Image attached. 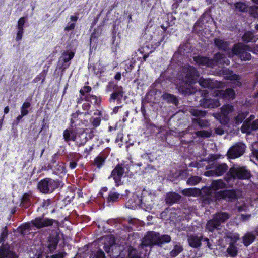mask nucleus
Segmentation results:
<instances>
[{
  "label": "nucleus",
  "mask_w": 258,
  "mask_h": 258,
  "mask_svg": "<svg viewBox=\"0 0 258 258\" xmlns=\"http://www.w3.org/2000/svg\"><path fill=\"white\" fill-rule=\"evenodd\" d=\"M214 43L219 49L226 51L228 57H232L234 55H238L242 61L249 60L251 59V54L247 51L255 52L248 45H244L242 43L235 44L232 49H228V43L223 40L215 39Z\"/></svg>",
  "instance_id": "f257e3e1"
},
{
  "label": "nucleus",
  "mask_w": 258,
  "mask_h": 258,
  "mask_svg": "<svg viewBox=\"0 0 258 258\" xmlns=\"http://www.w3.org/2000/svg\"><path fill=\"white\" fill-rule=\"evenodd\" d=\"M228 173L233 179H247L250 177V172L244 167L233 166Z\"/></svg>",
  "instance_id": "f03ea898"
},
{
  "label": "nucleus",
  "mask_w": 258,
  "mask_h": 258,
  "mask_svg": "<svg viewBox=\"0 0 258 258\" xmlns=\"http://www.w3.org/2000/svg\"><path fill=\"white\" fill-rule=\"evenodd\" d=\"M57 186L54 180L46 178L40 181L38 184V187L41 192L47 194L51 192Z\"/></svg>",
  "instance_id": "7ed1b4c3"
},
{
  "label": "nucleus",
  "mask_w": 258,
  "mask_h": 258,
  "mask_svg": "<svg viewBox=\"0 0 258 258\" xmlns=\"http://www.w3.org/2000/svg\"><path fill=\"white\" fill-rule=\"evenodd\" d=\"M234 110V107L232 105H224L221 108V114H213L214 117L218 119L221 124H226L229 121V118L228 115L233 112Z\"/></svg>",
  "instance_id": "20e7f679"
},
{
  "label": "nucleus",
  "mask_w": 258,
  "mask_h": 258,
  "mask_svg": "<svg viewBox=\"0 0 258 258\" xmlns=\"http://www.w3.org/2000/svg\"><path fill=\"white\" fill-rule=\"evenodd\" d=\"M245 146L244 144L239 143L231 147L227 152L228 158L235 159L241 156L244 153Z\"/></svg>",
  "instance_id": "39448f33"
},
{
  "label": "nucleus",
  "mask_w": 258,
  "mask_h": 258,
  "mask_svg": "<svg viewBox=\"0 0 258 258\" xmlns=\"http://www.w3.org/2000/svg\"><path fill=\"white\" fill-rule=\"evenodd\" d=\"M214 197L216 200L224 199L227 201H232L237 198L236 191L235 190H226L214 194Z\"/></svg>",
  "instance_id": "423d86ee"
},
{
  "label": "nucleus",
  "mask_w": 258,
  "mask_h": 258,
  "mask_svg": "<svg viewBox=\"0 0 258 258\" xmlns=\"http://www.w3.org/2000/svg\"><path fill=\"white\" fill-rule=\"evenodd\" d=\"M227 239L230 240V246L227 251L231 256H235L237 254V248L234 245L239 239V235L237 233H230L226 237Z\"/></svg>",
  "instance_id": "0eeeda50"
},
{
  "label": "nucleus",
  "mask_w": 258,
  "mask_h": 258,
  "mask_svg": "<svg viewBox=\"0 0 258 258\" xmlns=\"http://www.w3.org/2000/svg\"><path fill=\"white\" fill-rule=\"evenodd\" d=\"M158 234L154 232H149L145 236L142 242L141 246L158 245Z\"/></svg>",
  "instance_id": "6e6552de"
},
{
  "label": "nucleus",
  "mask_w": 258,
  "mask_h": 258,
  "mask_svg": "<svg viewBox=\"0 0 258 258\" xmlns=\"http://www.w3.org/2000/svg\"><path fill=\"white\" fill-rule=\"evenodd\" d=\"M254 118V116L251 115L250 119L248 118L244 122L241 128L242 133L250 134L252 131L258 130V120L253 121L252 123L250 122V120Z\"/></svg>",
  "instance_id": "1a4fd4ad"
},
{
  "label": "nucleus",
  "mask_w": 258,
  "mask_h": 258,
  "mask_svg": "<svg viewBox=\"0 0 258 258\" xmlns=\"http://www.w3.org/2000/svg\"><path fill=\"white\" fill-rule=\"evenodd\" d=\"M213 96L227 100H233L235 98V93L233 89H227L226 90H216L213 93Z\"/></svg>",
  "instance_id": "9d476101"
},
{
  "label": "nucleus",
  "mask_w": 258,
  "mask_h": 258,
  "mask_svg": "<svg viewBox=\"0 0 258 258\" xmlns=\"http://www.w3.org/2000/svg\"><path fill=\"white\" fill-rule=\"evenodd\" d=\"M184 72L186 73L185 82L189 84L196 82L199 75L194 67L189 66L188 68H184Z\"/></svg>",
  "instance_id": "9b49d317"
},
{
  "label": "nucleus",
  "mask_w": 258,
  "mask_h": 258,
  "mask_svg": "<svg viewBox=\"0 0 258 258\" xmlns=\"http://www.w3.org/2000/svg\"><path fill=\"white\" fill-rule=\"evenodd\" d=\"M199 83L200 86L204 88H221L224 85L223 83L222 82L214 81L209 79L201 78L199 80Z\"/></svg>",
  "instance_id": "f8f14e48"
},
{
  "label": "nucleus",
  "mask_w": 258,
  "mask_h": 258,
  "mask_svg": "<svg viewBox=\"0 0 258 258\" xmlns=\"http://www.w3.org/2000/svg\"><path fill=\"white\" fill-rule=\"evenodd\" d=\"M53 223V220L52 219L41 217L37 218L31 221L32 225L38 229L50 226L52 225Z\"/></svg>",
  "instance_id": "ddd939ff"
},
{
  "label": "nucleus",
  "mask_w": 258,
  "mask_h": 258,
  "mask_svg": "<svg viewBox=\"0 0 258 258\" xmlns=\"http://www.w3.org/2000/svg\"><path fill=\"white\" fill-rule=\"evenodd\" d=\"M200 105L204 108H213L220 106L219 102L214 99L204 98L200 101Z\"/></svg>",
  "instance_id": "4468645a"
},
{
  "label": "nucleus",
  "mask_w": 258,
  "mask_h": 258,
  "mask_svg": "<svg viewBox=\"0 0 258 258\" xmlns=\"http://www.w3.org/2000/svg\"><path fill=\"white\" fill-rule=\"evenodd\" d=\"M123 173L124 169L119 165H117L112 171L110 177L113 178L117 185H119Z\"/></svg>",
  "instance_id": "2eb2a0df"
},
{
  "label": "nucleus",
  "mask_w": 258,
  "mask_h": 258,
  "mask_svg": "<svg viewBox=\"0 0 258 258\" xmlns=\"http://www.w3.org/2000/svg\"><path fill=\"white\" fill-rule=\"evenodd\" d=\"M226 187L225 183L222 180H214L212 182L211 189L208 191V194L213 197L212 190L216 191L224 188Z\"/></svg>",
  "instance_id": "dca6fc26"
},
{
  "label": "nucleus",
  "mask_w": 258,
  "mask_h": 258,
  "mask_svg": "<svg viewBox=\"0 0 258 258\" xmlns=\"http://www.w3.org/2000/svg\"><path fill=\"white\" fill-rule=\"evenodd\" d=\"M202 236L198 237L197 235H189L188 236L187 241L189 245L193 248H199L201 246Z\"/></svg>",
  "instance_id": "f3484780"
},
{
  "label": "nucleus",
  "mask_w": 258,
  "mask_h": 258,
  "mask_svg": "<svg viewBox=\"0 0 258 258\" xmlns=\"http://www.w3.org/2000/svg\"><path fill=\"white\" fill-rule=\"evenodd\" d=\"M0 258H17L16 255L11 251L9 247L5 245L0 247Z\"/></svg>",
  "instance_id": "a211bd4d"
},
{
  "label": "nucleus",
  "mask_w": 258,
  "mask_h": 258,
  "mask_svg": "<svg viewBox=\"0 0 258 258\" xmlns=\"http://www.w3.org/2000/svg\"><path fill=\"white\" fill-rule=\"evenodd\" d=\"M194 61L199 65H204L208 67L212 66L213 60L209 59L207 57L202 56H196L194 58Z\"/></svg>",
  "instance_id": "6ab92c4d"
},
{
  "label": "nucleus",
  "mask_w": 258,
  "mask_h": 258,
  "mask_svg": "<svg viewBox=\"0 0 258 258\" xmlns=\"http://www.w3.org/2000/svg\"><path fill=\"white\" fill-rule=\"evenodd\" d=\"M105 244L104 248L107 253H109L112 250V247L114 243V239L111 236H106L104 237Z\"/></svg>",
  "instance_id": "aec40b11"
},
{
  "label": "nucleus",
  "mask_w": 258,
  "mask_h": 258,
  "mask_svg": "<svg viewBox=\"0 0 258 258\" xmlns=\"http://www.w3.org/2000/svg\"><path fill=\"white\" fill-rule=\"evenodd\" d=\"M181 198V196L176 193L171 192L167 195L166 198V202L167 203L172 204L178 201Z\"/></svg>",
  "instance_id": "412c9836"
},
{
  "label": "nucleus",
  "mask_w": 258,
  "mask_h": 258,
  "mask_svg": "<svg viewBox=\"0 0 258 258\" xmlns=\"http://www.w3.org/2000/svg\"><path fill=\"white\" fill-rule=\"evenodd\" d=\"M219 226V222L216 221L213 218L212 220H210L207 222L206 229L209 232H212L215 229L218 228Z\"/></svg>",
  "instance_id": "4be33fe9"
},
{
  "label": "nucleus",
  "mask_w": 258,
  "mask_h": 258,
  "mask_svg": "<svg viewBox=\"0 0 258 258\" xmlns=\"http://www.w3.org/2000/svg\"><path fill=\"white\" fill-rule=\"evenodd\" d=\"M182 193L185 196L196 197L200 194L201 191L197 188H190L183 190Z\"/></svg>",
  "instance_id": "5701e85b"
},
{
  "label": "nucleus",
  "mask_w": 258,
  "mask_h": 258,
  "mask_svg": "<svg viewBox=\"0 0 258 258\" xmlns=\"http://www.w3.org/2000/svg\"><path fill=\"white\" fill-rule=\"evenodd\" d=\"M255 239V236L251 233H246L243 237V244L247 246L252 243Z\"/></svg>",
  "instance_id": "b1692460"
},
{
  "label": "nucleus",
  "mask_w": 258,
  "mask_h": 258,
  "mask_svg": "<svg viewBox=\"0 0 258 258\" xmlns=\"http://www.w3.org/2000/svg\"><path fill=\"white\" fill-rule=\"evenodd\" d=\"M228 218L229 215L226 213H219L215 214L213 217L214 220L219 222V225H220L221 223L224 222Z\"/></svg>",
  "instance_id": "393cba45"
},
{
  "label": "nucleus",
  "mask_w": 258,
  "mask_h": 258,
  "mask_svg": "<svg viewBox=\"0 0 258 258\" xmlns=\"http://www.w3.org/2000/svg\"><path fill=\"white\" fill-rule=\"evenodd\" d=\"M228 169V166L226 164H221L216 167L214 170L215 174L217 176H221Z\"/></svg>",
  "instance_id": "a878e982"
},
{
  "label": "nucleus",
  "mask_w": 258,
  "mask_h": 258,
  "mask_svg": "<svg viewBox=\"0 0 258 258\" xmlns=\"http://www.w3.org/2000/svg\"><path fill=\"white\" fill-rule=\"evenodd\" d=\"M214 60L220 64H226L228 65L230 64V61L223 56V55L220 53H217L215 55Z\"/></svg>",
  "instance_id": "bb28decb"
},
{
  "label": "nucleus",
  "mask_w": 258,
  "mask_h": 258,
  "mask_svg": "<svg viewBox=\"0 0 258 258\" xmlns=\"http://www.w3.org/2000/svg\"><path fill=\"white\" fill-rule=\"evenodd\" d=\"M248 114V112L245 111L244 112H239L238 113L237 115L234 118V120L235 121V123L237 125L240 124L242 123L243 120L245 118Z\"/></svg>",
  "instance_id": "cd10ccee"
},
{
  "label": "nucleus",
  "mask_w": 258,
  "mask_h": 258,
  "mask_svg": "<svg viewBox=\"0 0 258 258\" xmlns=\"http://www.w3.org/2000/svg\"><path fill=\"white\" fill-rule=\"evenodd\" d=\"M257 38L251 32H246L242 36V40L246 42H255Z\"/></svg>",
  "instance_id": "c85d7f7f"
},
{
  "label": "nucleus",
  "mask_w": 258,
  "mask_h": 258,
  "mask_svg": "<svg viewBox=\"0 0 258 258\" xmlns=\"http://www.w3.org/2000/svg\"><path fill=\"white\" fill-rule=\"evenodd\" d=\"M74 54L73 52L65 51L62 53L60 59L64 63H67L73 58Z\"/></svg>",
  "instance_id": "c756f323"
},
{
  "label": "nucleus",
  "mask_w": 258,
  "mask_h": 258,
  "mask_svg": "<svg viewBox=\"0 0 258 258\" xmlns=\"http://www.w3.org/2000/svg\"><path fill=\"white\" fill-rule=\"evenodd\" d=\"M226 78L228 80L236 81L235 82V84L236 86H240L241 83L239 81L240 78L239 76L237 75L236 74H234L232 72H230L229 74L226 76Z\"/></svg>",
  "instance_id": "7c9ffc66"
},
{
  "label": "nucleus",
  "mask_w": 258,
  "mask_h": 258,
  "mask_svg": "<svg viewBox=\"0 0 258 258\" xmlns=\"http://www.w3.org/2000/svg\"><path fill=\"white\" fill-rule=\"evenodd\" d=\"M183 250V248L180 244H176L174 246L173 249L170 252V254L172 257L176 256Z\"/></svg>",
  "instance_id": "2f4dec72"
},
{
  "label": "nucleus",
  "mask_w": 258,
  "mask_h": 258,
  "mask_svg": "<svg viewBox=\"0 0 258 258\" xmlns=\"http://www.w3.org/2000/svg\"><path fill=\"white\" fill-rule=\"evenodd\" d=\"M162 98L164 100L167 101L169 102H171L174 104H176L177 100L176 97L170 94H165L162 95Z\"/></svg>",
  "instance_id": "473e14b6"
},
{
  "label": "nucleus",
  "mask_w": 258,
  "mask_h": 258,
  "mask_svg": "<svg viewBox=\"0 0 258 258\" xmlns=\"http://www.w3.org/2000/svg\"><path fill=\"white\" fill-rule=\"evenodd\" d=\"M31 103L29 102L25 101L21 107V113L23 115H27L29 111L28 109L30 107Z\"/></svg>",
  "instance_id": "72a5a7b5"
},
{
  "label": "nucleus",
  "mask_w": 258,
  "mask_h": 258,
  "mask_svg": "<svg viewBox=\"0 0 258 258\" xmlns=\"http://www.w3.org/2000/svg\"><path fill=\"white\" fill-rule=\"evenodd\" d=\"M158 245L169 242L171 241V237L169 235H164L161 237H160L159 235L158 234Z\"/></svg>",
  "instance_id": "f704fd0d"
},
{
  "label": "nucleus",
  "mask_w": 258,
  "mask_h": 258,
  "mask_svg": "<svg viewBox=\"0 0 258 258\" xmlns=\"http://www.w3.org/2000/svg\"><path fill=\"white\" fill-rule=\"evenodd\" d=\"M212 132L211 131H205L202 130L200 131H197L195 132V134L197 137H202V138H208L210 137L211 135Z\"/></svg>",
  "instance_id": "c9c22d12"
},
{
  "label": "nucleus",
  "mask_w": 258,
  "mask_h": 258,
  "mask_svg": "<svg viewBox=\"0 0 258 258\" xmlns=\"http://www.w3.org/2000/svg\"><path fill=\"white\" fill-rule=\"evenodd\" d=\"M201 178L198 176H192L190 177L187 181V184L193 186L198 184L201 181Z\"/></svg>",
  "instance_id": "e433bc0d"
},
{
  "label": "nucleus",
  "mask_w": 258,
  "mask_h": 258,
  "mask_svg": "<svg viewBox=\"0 0 258 258\" xmlns=\"http://www.w3.org/2000/svg\"><path fill=\"white\" fill-rule=\"evenodd\" d=\"M235 8L240 12H245L247 10V5L245 3L238 2L235 4Z\"/></svg>",
  "instance_id": "4c0bfd02"
},
{
  "label": "nucleus",
  "mask_w": 258,
  "mask_h": 258,
  "mask_svg": "<svg viewBox=\"0 0 258 258\" xmlns=\"http://www.w3.org/2000/svg\"><path fill=\"white\" fill-rule=\"evenodd\" d=\"M72 132L68 130H65L63 132V136L65 141H68L70 140H75V137L72 135Z\"/></svg>",
  "instance_id": "58836bf2"
},
{
  "label": "nucleus",
  "mask_w": 258,
  "mask_h": 258,
  "mask_svg": "<svg viewBox=\"0 0 258 258\" xmlns=\"http://www.w3.org/2000/svg\"><path fill=\"white\" fill-rule=\"evenodd\" d=\"M191 114L197 117H204L206 114L205 111L200 110L198 109H192L190 111Z\"/></svg>",
  "instance_id": "ea45409f"
},
{
  "label": "nucleus",
  "mask_w": 258,
  "mask_h": 258,
  "mask_svg": "<svg viewBox=\"0 0 258 258\" xmlns=\"http://www.w3.org/2000/svg\"><path fill=\"white\" fill-rule=\"evenodd\" d=\"M151 198V196L149 194L146 197L145 196L143 197L140 200L141 204H144V206H148V208H151L152 207L151 201L149 202L147 201V199H150Z\"/></svg>",
  "instance_id": "a19ab883"
},
{
  "label": "nucleus",
  "mask_w": 258,
  "mask_h": 258,
  "mask_svg": "<svg viewBox=\"0 0 258 258\" xmlns=\"http://www.w3.org/2000/svg\"><path fill=\"white\" fill-rule=\"evenodd\" d=\"M192 122L198 124L201 127H207L208 125L207 121L200 119H192Z\"/></svg>",
  "instance_id": "79ce46f5"
},
{
  "label": "nucleus",
  "mask_w": 258,
  "mask_h": 258,
  "mask_svg": "<svg viewBox=\"0 0 258 258\" xmlns=\"http://www.w3.org/2000/svg\"><path fill=\"white\" fill-rule=\"evenodd\" d=\"M119 197V195L116 192H111L109 195L108 201L109 202H115L116 201Z\"/></svg>",
  "instance_id": "37998d69"
},
{
  "label": "nucleus",
  "mask_w": 258,
  "mask_h": 258,
  "mask_svg": "<svg viewBox=\"0 0 258 258\" xmlns=\"http://www.w3.org/2000/svg\"><path fill=\"white\" fill-rule=\"evenodd\" d=\"M57 243L55 241H50L48 245L47 248L50 252L54 251L57 246Z\"/></svg>",
  "instance_id": "c03bdc74"
},
{
  "label": "nucleus",
  "mask_w": 258,
  "mask_h": 258,
  "mask_svg": "<svg viewBox=\"0 0 258 258\" xmlns=\"http://www.w3.org/2000/svg\"><path fill=\"white\" fill-rule=\"evenodd\" d=\"M104 160L101 157H98L95 160V164L98 168H100L104 163Z\"/></svg>",
  "instance_id": "a18cd8bd"
},
{
  "label": "nucleus",
  "mask_w": 258,
  "mask_h": 258,
  "mask_svg": "<svg viewBox=\"0 0 258 258\" xmlns=\"http://www.w3.org/2000/svg\"><path fill=\"white\" fill-rule=\"evenodd\" d=\"M250 13L254 17H258V7H252L250 8Z\"/></svg>",
  "instance_id": "49530a36"
},
{
  "label": "nucleus",
  "mask_w": 258,
  "mask_h": 258,
  "mask_svg": "<svg viewBox=\"0 0 258 258\" xmlns=\"http://www.w3.org/2000/svg\"><path fill=\"white\" fill-rule=\"evenodd\" d=\"M25 22V19L24 17L20 18L18 22L17 28L18 29H23L24 25Z\"/></svg>",
  "instance_id": "de8ad7c7"
},
{
  "label": "nucleus",
  "mask_w": 258,
  "mask_h": 258,
  "mask_svg": "<svg viewBox=\"0 0 258 258\" xmlns=\"http://www.w3.org/2000/svg\"><path fill=\"white\" fill-rule=\"evenodd\" d=\"M123 92L122 91H118L112 93L111 95V99L115 100L119 96H122Z\"/></svg>",
  "instance_id": "09e8293b"
},
{
  "label": "nucleus",
  "mask_w": 258,
  "mask_h": 258,
  "mask_svg": "<svg viewBox=\"0 0 258 258\" xmlns=\"http://www.w3.org/2000/svg\"><path fill=\"white\" fill-rule=\"evenodd\" d=\"M18 31L17 34L16 39L17 41H20L22 38L23 29H18Z\"/></svg>",
  "instance_id": "8fccbe9b"
},
{
  "label": "nucleus",
  "mask_w": 258,
  "mask_h": 258,
  "mask_svg": "<svg viewBox=\"0 0 258 258\" xmlns=\"http://www.w3.org/2000/svg\"><path fill=\"white\" fill-rule=\"evenodd\" d=\"M179 90L184 94H191L195 92V90H191L190 88H187L184 90L183 88H181V86H180Z\"/></svg>",
  "instance_id": "3c124183"
},
{
  "label": "nucleus",
  "mask_w": 258,
  "mask_h": 258,
  "mask_svg": "<svg viewBox=\"0 0 258 258\" xmlns=\"http://www.w3.org/2000/svg\"><path fill=\"white\" fill-rule=\"evenodd\" d=\"M138 204V202H136L135 204H133V202L132 200H130L126 203V206L128 208L133 209L135 207L136 205Z\"/></svg>",
  "instance_id": "603ef678"
},
{
  "label": "nucleus",
  "mask_w": 258,
  "mask_h": 258,
  "mask_svg": "<svg viewBox=\"0 0 258 258\" xmlns=\"http://www.w3.org/2000/svg\"><path fill=\"white\" fill-rule=\"evenodd\" d=\"M236 207L238 209V210L240 212V211H246L248 209V206L246 205L245 204L242 206L237 205Z\"/></svg>",
  "instance_id": "864d4df0"
},
{
  "label": "nucleus",
  "mask_w": 258,
  "mask_h": 258,
  "mask_svg": "<svg viewBox=\"0 0 258 258\" xmlns=\"http://www.w3.org/2000/svg\"><path fill=\"white\" fill-rule=\"evenodd\" d=\"M8 232L7 227H5L1 235V241L3 240L7 236Z\"/></svg>",
  "instance_id": "5fc2aeb1"
},
{
  "label": "nucleus",
  "mask_w": 258,
  "mask_h": 258,
  "mask_svg": "<svg viewBox=\"0 0 258 258\" xmlns=\"http://www.w3.org/2000/svg\"><path fill=\"white\" fill-rule=\"evenodd\" d=\"M100 123V119L99 118H94L92 121V124L95 127H97L99 125Z\"/></svg>",
  "instance_id": "6e6d98bb"
},
{
  "label": "nucleus",
  "mask_w": 258,
  "mask_h": 258,
  "mask_svg": "<svg viewBox=\"0 0 258 258\" xmlns=\"http://www.w3.org/2000/svg\"><path fill=\"white\" fill-rule=\"evenodd\" d=\"M75 27V24L71 23L70 25L67 26L65 27L64 30H65V31H69L70 30L74 29Z\"/></svg>",
  "instance_id": "4d7b16f0"
},
{
  "label": "nucleus",
  "mask_w": 258,
  "mask_h": 258,
  "mask_svg": "<svg viewBox=\"0 0 258 258\" xmlns=\"http://www.w3.org/2000/svg\"><path fill=\"white\" fill-rule=\"evenodd\" d=\"M105 255L103 251H99L96 254L95 258H104Z\"/></svg>",
  "instance_id": "13d9d810"
},
{
  "label": "nucleus",
  "mask_w": 258,
  "mask_h": 258,
  "mask_svg": "<svg viewBox=\"0 0 258 258\" xmlns=\"http://www.w3.org/2000/svg\"><path fill=\"white\" fill-rule=\"evenodd\" d=\"M64 253H60L55 255H53L51 258H63L65 255Z\"/></svg>",
  "instance_id": "bf43d9fd"
},
{
  "label": "nucleus",
  "mask_w": 258,
  "mask_h": 258,
  "mask_svg": "<svg viewBox=\"0 0 258 258\" xmlns=\"http://www.w3.org/2000/svg\"><path fill=\"white\" fill-rule=\"evenodd\" d=\"M216 133L218 135H222L224 133V131L221 128H217L215 130Z\"/></svg>",
  "instance_id": "052dcab7"
},
{
  "label": "nucleus",
  "mask_w": 258,
  "mask_h": 258,
  "mask_svg": "<svg viewBox=\"0 0 258 258\" xmlns=\"http://www.w3.org/2000/svg\"><path fill=\"white\" fill-rule=\"evenodd\" d=\"M29 198V195L28 194H24L22 197V201L24 202H27Z\"/></svg>",
  "instance_id": "680f3d73"
},
{
  "label": "nucleus",
  "mask_w": 258,
  "mask_h": 258,
  "mask_svg": "<svg viewBox=\"0 0 258 258\" xmlns=\"http://www.w3.org/2000/svg\"><path fill=\"white\" fill-rule=\"evenodd\" d=\"M76 166H77V163L76 162L72 161L70 162V167L71 169L75 168L76 167Z\"/></svg>",
  "instance_id": "e2e57ef3"
},
{
  "label": "nucleus",
  "mask_w": 258,
  "mask_h": 258,
  "mask_svg": "<svg viewBox=\"0 0 258 258\" xmlns=\"http://www.w3.org/2000/svg\"><path fill=\"white\" fill-rule=\"evenodd\" d=\"M214 173L215 174V172H214L212 171H209L205 172L204 175L206 176H213L214 175Z\"/></svg>",
  "instance_id": "0e129e2a"
},
{
  "label": "nucleus",
  "mask_w": 258,
  "mask_h": 258,
  "mask_svg": "<svg viewBox=\"0 0 258 258\" xmlns=\"http://www.w3.org/2000/svg\"><path fill=\"white\" fill-rule=\"evenodd\" d=\"M204 241H205L206 242V244H207V246L210 248V249H212V247H211V245L210 244V242H209V240L208 238H205L204 239Z\"/></svg>",
  "instance_id": "69168bd1"
},
{
  "label": "nucleus",
  "mask_w": 258,
  "mask_h": 258,
  "mask_svg": "<svg viewBox=\"0 0 258 258\" xmlns=\"http://www.w3.org/2000/svg\"><path fill=\"white\" fill-rule=\"evenodd\" d=\"M84 90L86 93L89 92L91 90V88L88 86H86L83 88Z\"/></svg>",
  "instance_id": "338daca9"
},
{
  "label": "nucleus",
  "mask_w": 258,
  "mask_h": 258,
  "mask_svg": "<svg viewBox=\"0 0 258 258\" xmlns=\"http://www.w3.org/2000/svg\"><path fill=\"white\" fill-rule=\"evenodd\" d=\"M252 153L253 156L256 157L257 159H258V150H252Z\"/></svg>",
  "instance_id": "774afa93"
}]
</instances>
